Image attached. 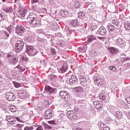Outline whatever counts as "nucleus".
Returning <instances> with one entry per match:
<instances>
[{"mask_svg": "<svg viewBox=\"0 0 130 130\" xmlns=\"http://www.w3.org/2000/svg\"><path fill=\"white\" fill-rule=\"evenodd\" d=\"M27 20L29 24H31L34 26H36L37 27H38V26L40 25L41 22L39 20H38V19H37L36 15H29L27 17Z\"/></svg>", "mask_w": 130, "mask_h": 130, "instance_id": "1", "label": "nucleus"}, {"mask_svg": "<svg viewBox=\"0 0 130 130\" xmlns=\"http://www.w3.org/2000/svg\"><path fill=\"white\" fill-rule=\"evenodd\" d=\"M24 44L25 43L24 42V40H23L22 39L18 40L15 44L16 52H21V51L24 49Z\"/></svg>", "mask_w": 130, "mask_h": 130, "instance_id": "2", "label": "nucleus"}, {"mask_svg": "<svg viewBox=\"0 0 130 130\" xmlns=\"http://www.w3.org/2000/svg\"><path fill=\"white\" fill-rule=\"evenodd\" d=\"M25 52L30 55V56H34V55H36L38 52L36 49H34V47H33L31 45H26V50Z\"/></svg>", "mask_w": 130, "mask_h": 130, "instance_id": "3", "label": "nucleus"}, {"mask_svg": "<svg viewBox=\"0 0 130 130\" xmlns=\"http://www.w3.org/2000/svg\"><path fill=\"white\" fill-rule=\"evenodd\" d=\"M18 5L19 7L17 12L19 14V17H21V18L25 17V16H26V13L27 11H26V10L23 9V7H21V4L20 3L16 4V6H18Z\"/></svg>", "mask_w": 130, "mask_h": 130, "instance_id": "4", "label": "nucleus"}, {"mask_svg": "<svg viewBox=\"0 0 130 130\" xmlns=\"http://www.w3.org/2000/svg\"><path fill=\"white\" fill-rule=\"evenodd\" d=\"M16 33L18 34V35H21V34H23L25 31H26V29L23 26V25L21 24H18L16 27Z\"/></svg>", "mask_w": 130, "mask_h": 130, "instance_id": "5", "label": "nucleus"}, {"mask_svg": "<svg viewBox=\"0 0 130 130\" xmlns=\"http://www.w3.org/2000/svg\"><path fill=\"white\" fill-rule=\"evenodd\" d=\"M67 116L71 120H75L77 118V114L73 110L67 111Z\"/></svg>", "mask_w": 130, "mask_h": 130, "instance_id": "6", "label": "nucleus"}, {"mask_svg": "<svg viewBox=\"0 0 130 130\" xmlns=\"http://www.w3.org/2000/svg\"><path fill=\"white\" fill-rule=\"evenodd\" d=\"M5 95L8 101H14L15 99H16V96L12 92H6Z\"/></svg>", "mask_w": 130, "mask_h": 130, "instance_id": "7", "label": "nucleus"}, {"mask_svg": "<svg viewBox=\"0 0 130 130\" xmlns=\"http://www.w3.org/2000/svg\"><path fill=\"white\" fill-rule=\"evenodd\" d=\"M96 33L101 36H106L107 35V30H106V28L104 27V26H101Z\"/></svg>", "mask_w": 130, "mask_h": 130, "instance_id": "8", "label": "nucleus"}, {"mask_svg": "<svg viewBox=\"0 0 130 130\" xmlns=\"http://www.w3.org/2000/svg\"><path fill=\"white\" fill-rule=\"evenodd\" d=\"M59 95L60 97H61V98H62V99H63L64 100L68 101V100L70 98V94L67 91L63 90L60 91Z\"/></svg>", "mask_w": 130, "mask_h": 130, "instance_id": "9", "label": "nucleus"}, {"mask_svg": "<svg viewBox=\"0 0 130 130\" xmlns=\"http://www.w3.org/2000/svg\"><path fill=\"white\" fill-rule=\"evenodd\" d=\"M7 58H9L10 59L11 64H16L17 62H18V59L17 57L14 58V56L12 55L11 54H8L7 55Z\"/></svg>", "mask_w": 130, "mask_h": 130, "instance_id": "10", "label": "nucleus"}, {"mask_svg": "<svg viewBox=\"0 0 130 130\" xmlns=\"http://www.w3.org/2000/svg\"><path fill=\"white\" fill-rule=\"evenodd\" d=\"M28 95L29 93L24 90H20L18 93V96L21 99H25V98H27Z\"/></svg>", "mask_w": 130, "mask_h": 130, "instance_id": "11", "label": "nucleus"}, {"mask_svg": "<svg viewBox=\"0 0 130 130\" xmlns=\"http://www.w3.org/2000/svg\"><path fill=\"white\" fill-rule=\"evenodd\" d=\"M52 111L50 109H48L45 111V118L46 119H50L52 117Z\"/></svg>", "mask_w": 130, "mask_h": 130, "instance_id": "12", "label": "nucleus"}, {"mask_svg": "<svg viewBox=\"0 0 130 130\" xmlns=\"http://www.w3.org/2000/svg\"><path fill=\"white\" fill-rule=\"evenodd\" d=\"M93 104L96 109L100 110V109H102V103H101V102L99 101H96L93 102Z\"/></svg>", "mask_w": 130, "mask_h": 130, "instance_id": "13", "label": "nucleus"}, {"mask_svg": "<svg viewBox=\"0 0 130 130\" xmlns=\"http://www.w3.org/2000/svg\"><path fill=\"white\" fill-rule=\"evenodd\" d=\"M115 43L117 46L120 47L123 45H124V40H123L121 38H119L115 41Z\"/></svg>", "mask_w": 130, "mask_h": 130, "instance_id": "14", "label": "nucleus"}, {"mask_svg": "<svg viewBox=\"0 0 130 130\" xmlns=\"http://www.w3.org/2000/svg\"><path fill=\"white\" fill-rule=\"evenodd\" d=\"M108 49L110 53H111V54H113L114 55H115L116 54L119 52V50L118 49L115 48L113 47H109L108 48Z\"/></svg>", "mask_w": 130, "mask_h": 130, "instance_id": "15", "label": "nucleus"}, {"mask_svg": "<svg viewBox=\"0 0 130 130\" xmlns=\"http://www.w3.org/2000/svg\"><path fill=\"white\" fill-rule=\"evenodd\" d=\"M69 24L71 25V26L72 27H75V28L79 27V25H80L79 24V22L78 21V19H75L70 21Z\"/></svg>", "mask_w": 130, "mask_h": 130, "instance_id": "16", "label": "nucleus"}, {"mask_svg": "<svg viewBox=\"0 0 130 130\" xmlns=\"http://www.w3.org/2000/svg\"><path fill=\"white\" fill-rule=\"evenodd\" d=\"M45 90L46 91V92H48V93L51 94V93H54V92H55V88H52L50 86H47L45 87Z\"/></svg>", "mask_w": 130, "mask_h": 130, "instance_id": "17", "label": "nucleus"}, {"mask_svg": "<svg viewBox=\"0 0 130 130\" xmlns=\"http://www.w3.org/2000/svg\"><path fill=\"white\" fill-rule=\"evenodd\" d=\"M96 37L93 35H91L90 36H88V38H87V43L88 44H91V43H92V42H93V40H96Z\"/></svg>", "mask_w": 130, "mask_h": 130, "instance_id": "18", "label": "nucleus"}, {"mask_svg": "<svg viewBox=\"0 0 130 130\" xmlns=\"http://www.w3.org/2000/svg\"><path fill=\"white\" fill-rule=\"evenodd\" d=\"M93 80L96 82V83H98V85H103V84H104V80L98 78V77L93 78Z\"/></svg>", "mask_w": 130, "mask_h": 130, "instance_id": "19", "label": "nucleus"}, {"mask_svg": "<svg viewBox=\"0 0 130 130\" xmlns=\"http://www.w3.org/2000/svg\"><path fill=\"white\" fill-rule=\"evenodd\" d=\"M60 16L64 18H67L69 16V12L67 10H61L60 11Z\"/></svg>", "mask_w": 130, "mask_h": 130, "instance_id": "20", "label": "nucleus"}, {"mask_svg": "<svg viewBox=\"0 0 130 130\" xmlns=\"http://www.w3.org/2000/svg\"><path fill=\"white\" fill-rule=\"evenodd\" d=\"M77 81H78V78L74 75L71 76V78L69 79V82L71 84H74V83H76Z\"/></svg>", "mask_w": 130, "mask_h": 130, "instance_id": "21", "label": "nucleus"}, {"mask_svg": "<svg viewBox=\"0 0 130 130\" xmlns=\"http://www.w3.org/2000/svg\"><path fill=\"white\" fill-rule=\"evenodd\" d=\"M37 41H38V42H41V43H43V44L47 43V40H46V39L40 37H38L37 38Z\"/></svg>", "mask_w": 130, "mask_h": 130, "instance_id": "22", "label": "nucleus"}, {"mask_svg": "<svg viewBox=\"0 0 130 130\" xmlns=\"http://www.w3.org/2000/svg\"><path fill=\"white\" fill-rule=\"evenodd\" d=\"M4 11L6 13H9V14H10L11 13H13V12L14 11V9H13L12 7H7L6 8H5Z\"/></svg>", "mask_w": 130, "mask_h": 130, "instance_id": "23", "label": "nucleus"}, {"mask_svg": "<svg viewBox=\"0 0 130 130\" xmlns=\"http://www.w3.org/2000/svg\"><path fill=\"white\" fill-rule=\"evenodd\" d=\"M50 28L53 31H57L59 29V26L56 24H50Z\"/></svg>", "mask_w": 130, "mask_h": 130, "instance_id": "24", "label": "nucleus"}, {"mask_svg": "<svg viewBox=\"0 0 130 130\" xmlns=\"http://www.w3.org/2000/svg\"><path fill=\"white\" fill-rule=\"evenodd\" d=\"M69 68H68L67 66H63L62 67L59 69V73H61L62 74L63 73H66L67 71H68V69Z\"/></svg>", "mask_w": 130, "mask_h": 130, "instance_id": "25", "label": "nucleus"}, {"mask_svg": "<svg viewBox=\"0 0 130 130\" xmlns=\"http://www.w3.org/2000/svg\"><path fill=\"white\" fill-rule=\"evenodd\" d=\"M7 31H8L9 34H12L13 32H14V29H15V27H14V25H10L9 26H8L7 28Z\"/></svg>", "mask_w": 130, "mask_h": 130, "instance_id": "26", "label": "nucleus"}, {"mask_svg": "<svg viewBox=\"0 0 130 130\" xmlns=\"http://www.w3.org/2000/svg\"><path fill=\"white\" fill-rule=\"evenodd\" d=\"M115 116L118 119L121 118L122 117V112L119 111H117L116 113H115Z\"/></svg>", "mask_w": 130, "mask_h": 130, "instance_id": "27", "label": "nucleus"}, {"mask_svg": "<svg viewBox=\"0 0 130 130\" xmlns=\"http://www.w3.org/2000/svg\"><path fill=\"white\" fill-rule=\"evenodd\" d=\"M107 29L109 32H110V31H114V30H115V26L112 24H108Z\"/></svg>", "mask_w": 130, "mask_h": 130, "instance_id": "28", "label": "nucleus"}, {"mask_svg": "<svg viewBox=\"0 0 130 130\" xmlns=\"http://www.w3.org/2000/svg\"><path fill=\"white\" fill-rule=\"evenodd\" d=\"M6 119L8 122H11V121H14L15 120L14 116H7Z\"/></svg>", "mask_w": 130, "mask_h": 130, "instance_id": "29", "label": "nucleus"}, {"mask_svg": "<svg viewBox=\"0 0 130 130\" xmlns=\"http://www.w3.org/2000/svg\"><path fill=\"white\" fill-rule=\"evenodd\" d=\"M124 27L127 31H129L130 30V23L128 21H125L124 22Z\"/></svg>", "mask_w": 130, "mask_h": 130, "instance_id": "30", "label": "nucleus"}, {"mask_svg": "<svg viewBox=\"0 0 130 130\" xmlns=\"http://www.w3.org/2000/svg\"><path fill=\"white\" fill-rule=\"evenodd\" d=\"M49 79L51 81H54V80L57 79V76L54 75H50L49 76Z\"/></svg>", "mask_w": 130, "mask_h": 130, "instance_id": "31", "label": "nucleus"}, {"mask_svg": "<svg viewBox=\"0 0 130 130\" xmlns=\"http://www.w3.org/2000/svg\"><path fill=\"white\" fill-rule=\"evenodd\" d=\"M11 112H16L17 111V107L15 106L12 105L9 108Z\"/></svg>", "mask_w": 130, "mask_h": 130, "instance_id": "32", "label": "nucleus"}, {"mask_svg": "<svg viewBox=\"0 0 130 130\" xmlns=\"http://www.w3.org/2000/svg\"><path fill=\"white\" fill-rule=\"evenodd\" d=\"M113 25L116 26V27L119 26V21L117 19H114L112 21Z\"/></svg>", "mask_w": 130, "mask_h": 130, "instance_id": "33", "label": "nucleus"}, {"mask_svg": "<svg viewBox=\"0 0 130 130\" xmlns=\"http://www.w3.org/2000/svg\"><path fill=\"white\" fill-rule=\"evenodd\" d=\"M45 37H46L49 41H52V35L46 33L45 34Z\"/></svg>", "mask_w": 130, "mask_h": 130, "instance_id": "34", "label": "nucleus"}, {"mask_svg": "<svg viewBox=\"0 0 130 130\" xmlns=\"http://www.w3.org/2000/svg\"><path fill=\"white\" fill-rule=\"evenodd\" d=\"M12 83H13L14 87H15V88H20V87H21V84L19 83H18L15 81H13Z\"/></svg>", "mask_w": 130, "mask_h": 130, "instance_id": "35", "label": "nucleus"}, {"mask_svg": "<svg viewBox=\"0 0 130 130\" xmlns=\"http://www.w3.org/2000/svg\"><path fill=\"white\" fill-rule=\"evenodd\" d=\"M97 28V25L95 23H93L90 25V30L91 31H94Z\"/></svg>", "mask_w": 130, "mask_h": 130, "instance_id": "36", "label": "nucleus"}, {"mask_svg": "<svg viewBox=\"0 0 130 130\" xmlns=\"http://www.w3.org/2000/svg\"><path fill=\"white\" fill-rule=\"evenodd\" d=\"M74 7L75 9H80L81 8V4L79 2H75L74 4Z\"/></svg>", "mask_w": 130, "mask_h": 130, "instance_id": "37", "label": "nucleus"}, {"mask_svg": "<svg viewBox=\"0 0 130 130\" xmlns=\"http://www.w3.org/2000/svg\"><path fill=\"white\" fill-rule=\"evenodd\" d=\"M65 29L66 30V32H68V33L72 34V32H75V29H71V28L68 26H66Z\"/></svg>", "mask_w": 130, "mask_h": 130, "instance_id": "38", "label": "nucleus"}, {"mask_svg": "<svg viewBox=\"0 0 130 130\" xmlns=\"http://www.w3.org/2000/svg\"><path fill=\"white\" fill-rule=\"evenodd\" d=\"M78 17H79L80 18H82V17H84L85 15H86V12L84 11H80L78 13Z\"/></svg>", "mask_w": 130, "mask_h": 130, "instance_id": "39", "label": "nucleus"}, {"mask_svg": "<svg viewBox=\"0 0 130 130\" xmlns=\"http://www.w3.org/2000/svg\"><path fill=\"white\" fill-rule=\"evenodd\" d=\"M51 54L52 55H56V50L54 48H51Z\"/></svg>", "mask_w": 130, "mask_h": 130, "instance_id": "40", "label": "nucleus"}, {"mask_svg": "<svg viewBox=\"0 0 130 130\" xmlns=\"http://www.w3.org/2000/svg\"><path fill=\"white\" fill-rule=\"evenodd\" d=\"M44 125L45 126V128H46L47 129H52V125H49L45 123H44Z\"/></svg>", "mask_w": 130, "mask_h": 130, "instance_id": "41", "label": "nucleus"}, {"mask_svg": "<svg viewBox=\"0 0 130 130\" xmlns=\"http://www.w3.org/2000/svg\"><path fill=\"white\" fill-rule=\"evenodd\" d=\"M0 39H6L5 37V31H0Z\"/></svg>", "mask_w": 130, "mask_h": 130, "instance_id": "42", "label": "nucleus"}, {"mask_svg": "<svg viewBox=\"0 0 130 130\" xmlns=\"http://www.w3.org/2000/svg\"><path fill=\"white\" fill-rule=\"evenodd\" d=\"M121 106H122V107H123V108H125V109H126L127 108H128V106L127 105V104H126V103H124V102L121 103Z\"/></svg>", "mask_w": 130, "mask_h": 130, "instance_id": "43", "label": "nucleus"}, {"mask_svg": "<svg viewBox=\"0 0 130 130\" xmlns=\"http://www.w3.org/2000/svg\"><path fill=\"white\" fill-rule=\"evenodd\" d=\"M114 0H102L103 3H106V4H114L113 2Z\"/></svg>", "mask_w": 130, "mask_h": 130, "instance_id": "44", "label": "nucleus"}, {"mask_svg": "<svg viewBox=\"0 0 130 130\" xmlns=\"http://www.w3.org/2000/svg\"><path fill=\"white\" fill-rule=\"evenodd\" d=\"M64 44V42L63 41H60L57 43V45L59 46V47H63V45Z\"/></svg>", "mask_w": 130, "mask_h": 130, "instance_id": "45", "label": "nucleus"}, {"mask_svg": "<svg viewBox=\"0 0 130 130\" xmlns=\"http://www.w3.org/2000/svg\"><path fill=\"white\" fill-rule=\"evenodd\" d=\"M10 15L12 18L13 20H15V19H16V12L14 11L11 12V13L10 14Z\"/></svg>", "mask_w": 130, "mask_h": 130, "instance_id": "46", "label": "nucleus"}, {"mask_svg": "<svg viewBox=\"0 0 130 130\" xmlns=\"http://www.w3.org/2000/svg\"><path fill=\"white\" fill-rule=\"evenodd\" d=\"M80 82L81 84L84 83L86 84L87 83V80L85 77H82L80 79Z\"/></svg>", "mask_w": 130, "mask_h": 130, "instance_id": "47", "label": "nucleus"}, {"mask_svg": "<svg viewBox=\"0 0 130 130\" xmlns=\"http://www.w3.org/2000/svg\"><path fill=\"white\" fill-rule=\"evenodd\" d=\"M16 69H19L20 70V72H24L25 71V67H22L20 66H17L16 67Z\"/></svg>", "mask_w": 130, "mask_h": 130, "instance_id": "48", "label": "nucleus"}, {"mask_svg": "<svg viewBox=\"0 0 130 130\" xmlns=\"http://www.w3.org/2000/svg\"><path fill=\"white\" fill-rule=\"evenodd\" d=\"M10 37V34L8 31H4V37H5V39H8Z\"/></svg>", "mask_w": 130, "mask_h": 130, "instance_id": "49", "label": "nucleus"}, {"mask_svg": "<svg viewBox=\"0 0 130 130\" xmlns=\"http://www.w3.org/2000/svg\"><path fill=\"white\" fill-rule=\"evenodd\" d=\"M3 3H7L8 4H13L14 0H2Z\"/></svg>", "mask_w": 130, "mask_h": 130, "instance_id": "50", "label": "nucleus"}, {"mask_svg": "<svg viewBox=\"0 0 130 130\" xmlns=\"http://www.w3.org/2000/svg\"><path fill=\"white\" fill-rule=\"evenodd\" d=\"M4 20H5V15H4L3 13H0V22H2V21H4Z\"/></svg>", "mask_w": 130, "mask_h": 130, "instance_id": "51", "label": "nucleus"}, {"mask_svg": "<svg viewBox=\"0 0 130 130\" xmlns=\"http://www.w3.org/2000/svg\"><path fill=\"white\" fill-rule=\"evenodd\" d=\"M110 70L113 72H115V71H116V67L115 66H110Z\"/></svg>", "mask_w": 130, "mask_h": 130, "instance_id": "52", "label": "nucleus"}, {"mask_svg": "<svg viewBox=\"0 0 130 130\" xmlns=\"http://www.w3.org/2000/svg\"><path fill=\"white\" fill-rule=\"evenodd\" d=\"M41 64L42 66H46L47 64V62L45 60H41Z\"/></svg>", "mask_w": 130, "mask_h": 130, "instance_id": "53", "label": "nucleus"}, {"mask_svg": "<svg viewBox=\"0 0 130 130\" xmlns=\"http://www.w3.org/2000/svg\"><path fill=\"white\" fill-rule=\"evenodd\" d=\"M73 130H83L82 128L78 126H74L73 128Z\"/></svg>", "mask_w": 130, "mask_h": 130, "instance_id": "54", "label": "nucleus"}, {"mask_svg": "<svg viewBox=\"0 0 130 130\" xmlns=\"http://www.w3.org/2000/svg\"><path fill=\"white\" fill-rule=\"evenodd\" d=\"M106 126V124L105 123L102 122L100 124V127L101 128H104Z\"/></svg>", "mask_w": 130, "mask_h": 130, "instance_id": "55", "label": "nucleus"}, {"mask_svg": "<svg viewBox=\"0 0 130 130\" xmlns=\"http://www.w3.org/2000/svg\"><path fill=\"white\" fill-rule=\"evenodd\" d=\"M38 32H39V33H40V34H43V35H44V36H45V34H46V32H44V31H43V30H42V29H39V30H38Z\"/></svg>", "mask_w": 130, "mask_h": 130, "instance_id": "56", "label": "nucleus"}, {"mask_svg": "<svg viewBox=\"0 0 130 130\" xmlns=\"http://www.w3.org/2000/svg\"><path fill=\"white\" fill-rule=\"evenodd\" d=\"M56 37H62V35L60 32H57L55 34Z\"/></svg>", "mask_w": 130, "mask_h": 130, "instance_id": "57", "label": "nucleus"}, {"mask_svg": "<svg viewBox=\"0 0 130 130\" xmlns=\"http://www.w3.org/2000/svg\"><path fill=\"white\" fill-rule=\"evenodd\" d=\"M33 128H34L33 126H30V127L26 126L24 128V130H32V129H33Z\"/></svg>", "mask_w": 130, "mask_h": 130, "instance_id": "58", "label": "nucleus"}, {"mask_svg": "<svg viewBox=\"0 0 130 130\" xmlns=\"http://www.w3.org/2000/svg\"><path fill=\"white\" fill-rule=\"evenodd\" d=\"M100 99H102V100H105V95L103 94H101L100 95Z\"/></svg>", "mask_w": 130, "mask_h": 130, "instance_id": "59", "label": "nucleus"}, {"mask_svg": "<svg viewBox=\"0 0 130 130\" xmlns=\"http://www.w3.org/2000/svg\"><path fill=\"white\" fill-rule=\"evenodd\" d=\"M39 2V0H31V5H34V4H37Z\"/></svg>", "mask_w": 130, "mask_h": 130, "instance_id": "60", "label": "nucleus"}, {"mask_svg": "<svg viewBox=\"0 0 130 130\" xmlns=\"http://www.w3.org/2000/svg\"><path fill=\"white\" fill-rule=\"evenodd\" d=\"M26 41L27 43H30V42H32V40H31V37H28L26 39Z\"/></svg>", "mask_w": 130, "mask_h": 130, "instance_id": "61", "label": "nucleus"}, {"mask_svg": "<svg viewBox=\"0 0 130 130\" xmlns=\"http://www.w3.org/2000/svg\"><path fill=\"white\" fill-rule=\"evenodd\" d=\"M22 60H24L25 61H28V60H29V58H28V57H22Z\"/></svg>", "mask_w": 130, "mask_h": 130, "instance_id": "62", "label": "nucleus"}, {"mask_svg": "<svg viewBox=\"0 0 130 130\" xmlns=\"http://www.w3.org/2000/svg\"><path fill=\"white\" fill-rule=\"evenodd\" d=\"M48 122L49 124H55V121L54 120L49 121Z\"/></svg>", "mask_w": 130, "mask_h": 130, "instance_id": "63", "label": "nucleus"}, {"mask_svg": "<svg viewBox=\"0 0 130 130\" xmlns=\"http://www.w3.org/2000/svg\"><path fill=\"white\" fill-rule=\"evenodd\" d=\"M37 130H43L42 127L41 126H38V127L36 128Z\"/></svg>", "mask_w": 130, "mask_h": 130, "instance_id": "64", "label": "nucleus"}]
</instances>
